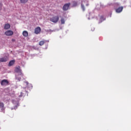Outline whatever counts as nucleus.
I'll list each match as a JSON object with an SVG mask.
<instances>
[{
  "instance_id": "f257e3e1",
  "label": "nucleus",
  "mask_w": 131,
  "mask_h": 131,
  "mask_svg": "<svg viewBox=\"0 0 131 131\" xmlns=\"http://www.w3.org/2000/svg\"><path fill=\"white\" fill-rule=\"evenodd\" d=\"M59 16H54L50 18L51 22H53V23H58V21H59Z\"/></svg>"
},
{
  "instance_id": "f03ea898",
  "label": "nucleus",
  "mask_w": 131,
  "mask_h": 131,
  "mask_svg": "<svg viewBox=\"0 0 131 131\" xmlns=\"http://www.w3.org/2000/svg\"><path fill=\"white\" fill-rule=\"evenodd\" d=\"M9 80L7 79H4L1 81V85L3 86H6L7 85H9Z\"/></svg>"
},
{
  "instance_id": "7ed1b4c3",
  "label": "nucleus",
  "mask_w": 131,
  "mask_h": 131,
  "mask_svg": "<svg viewBox=\"0 0 131 131\" xmlns=\"http://www.w3.org/2000/svg\"><path fill=\"white\" fill-rule=\"evenodd\" d=\"M71 5V4L70 3L64 4L62 7L63 11H67L69 9Z\"/></svg>"
},
{
  "instance_id": "20e7f679",
  "label": "nucleus",
  "mask_w": 131,
  "mask_h": 131,
  "mask_svg": "<svg viewBox=\"0 0 131 131\" xmlns=\"http://www.w3.org/2000/svg\"><path fill=\"white\" fill-rule=\"evenodd\" d=\"M0 109H1V112L5 113L6 108L5 107V104L3 102H0Z\"/></svg>"
},
{
  "instance_id": "39448f33",
  "label": "nucleus",
  "mask_w": 131,
  "mask_h": 131,
  "mask_svg": "<svg viewBox=\"0 0 131 131\" xmlns=\"http://www.w3.org/2000/svg\"><path fill=\"white\" fill-rule=\"evenodd\" d=\"M5 34L7 36H11L14 34V32L12 31L8 30L7 31L5 32Z\"/></svg>"
},
{
  "instance_id": "423d86ee",
  "label": "nucleus",
  "mask_w": 131,
  "mask_h": 131,
  "mask_svg": "<svg viewBox=\"0 0 131 131\" xmlns=\"http://www.w3.org/2000/svg\"><path fill=\"white\" fill-rule=\"evenodd\" d=\"M40 31H41V28L40 27H37L35 29V34H39V33H40Z\"/></svg>"
},
{
  "instance_id": "0eeeda50",
  "label": "nucleus",
  "mask_w": 131,
  "mask_h": 131,
  "mask_svg": "<svg viewBox=\"0 0 131 131\" xmlns=\"http://www.w3.org/2000/svg\"><path fill=\"white\" fill-rule=\"evenodd\" d=\"M123 10V7L121 6L116 9V13H121Z\"/></svg>"
},
{
  "instance_id": "6e6552de",
  "label": "nucleus",
  "mask_w": 131,
  "mask_h": 131,
  "mask_svg": "<svg viewBox=\"0 0 131 131\" xmlns=\"http://www.w3.org/2000/svg\"><path fill=\"white\" fill-rule=\"evenodd\" d=\"M15 72H16L17 73H19L21 72V69H20V66H18L15 68Z\"/></svg>"
},
{
  "instance_id": "1a4fd4ad",
  "label": "nucleus",
  "mask_w": 131,
  "mask_h": 131,
  "mask_svg": "<svg viewBox=\"0 0 131 131\" xmlns=\"http://www.w3.org/2000/svg\"><path fill=\"white\" fill-rule=\"evenodd\" d=\"M14 64H15V60H12L9 62V63L8 64V66L9 67L11 66H13L14 65Z\"/></svg>"
},
{
  "instance_id": "9d476101",
  "label": "nucleus",
  "mask_w": 131,
  "mask_h": 131,
  "mask_svg": "<svg viewBox=\"0 0 131 131\" xmlns=\"http://www.w3.org/2000/svg\"><path fill=\"white\" fill-rule=\"evenodd\" d=\"M10 27H11V25H10V24H6L4 26V29H6V30L10 29Z\"/></svg>"
},
{
  "instance_id": "9b49d317",
  "label": "nucleus",
  "mask_w": 131,
  "mask_h": 131,
  "mask_svg": "<svg viewBox=\"0 0 131 131\" xmlns=\"http://www.w3.org/2000/svg\"><path fill=\"white\" fill-rule=\"evenodd\" d=\"M23 35L25 36V37H27V36H28V32L27 31H24L23 32Z\"/></svg>"
},
{
  "instance_id": "f8f14e48",
  "label": "nucleus",
  "mask_w": 131,
  "mask_h": 131,
  "mask_svg": "<svg viewBox=\"0 0 131 131\" xmlns=\"http://www.w3.org/2000/svg\"><path fill=\"white\" fill-rule=\"evenodd\" d=\"M0 62H7V58H6V57L1 58Z\"/></svg>"
},
{
  "instance_id": "ddd939ff",
  "label": "nucleus",
  "mask_w": 131,
  "mask_h": 131,
  "mask_svg": "<svg viewBox=\"0 0 131 131\" xmlns=\"http://www.w3.org/2000/svg\"><path fill=\"white\" fill-rule=\"evenodd\" d=\"M20 2L21 4H26L28 2V0H20Z\"/></svg>"
},
{
  "instance_id": "4468645a",
  "label": "nucleus",
  "mask_w": 131,
  "mask_h": 131,
  "mask_svg": "<svg viewBox=\"0 0 131 131\" xmlns=\"http://www.w3.org/2000/svg\"><path fill=\"white\" fill-rule=\"evenodd\" d=\"M45 42H46L45 41L42 40L40 41L39 43V46H43V45H45Z\"/></svg>"
},
{
  "instance_id": "2eb2a0df",
  "label": "nucleus",
  "mask_w": 131,
  "mask_h": 131,
  "mask_svg": "<svg viewBox=\"0 0 131 131\" xmlns=\"http://www.w3.org/2000/svg\"><path fill=\"white\" fill-rule=\"evenodd\" d=\"M60 21L61 24H65V19L63 18H61Z\"/></svg>"
},
{
  "instance_id": "dca6fc26",
  "label": "nucleus",
  "mask_w": 131,
  "mask_h": 131,
  "mask_svg": "<svg viewBox=\"0 0 131 131\" xmlns=\"http://www.w3.org/2000/svg\"><path fill=\"white\" fill-rule=\"evenodd\" d=\"M73 7H76V6H77V2H75V1H74L73 2Z\"/></svg>"
},
{
  "instance_id": "f3484780",
  "label": "nucleus",
  "mask_w": 131,
  "mask_h": 131,
  "mask_svg": "<svg viewBox=\"0 0 131 131\" xmlns=\"http://www.w3.org/2000/svg\"><path fill=\"white\" fill-rule=\"evenodd\" d=\"M81 9H82V11L84 12L85 11V8H84V6L83 4H81Z\"/></svg>"
},
{
  "instance_id": "a211bd4d",
  "label": "nucleus",
  "mask_w": 131,
  "mask_h": 131,
  "mask_svg": "<svg viewBox=\"0 0 131 131\" xmlns=\"http://www.w3.org/2000/svg\"><path fill=\"white\" fill-rule=\"evenodd\" d=\"M2 9H3V3H0V11H2Z\"/></svg>"
},
{
  "instance_id": "6ab92c4d",
  "label": "nucleus",
  "mask_w": 131,
  "mask_h": 131,
  "mask_svg": "<svg viewBox=\"0 0 131 131\" xmlns=\"http://www.w3.org/2000/svg\"><path fill=\"white\" fill-rule=\"evenodd\" d=\"M100 20H104V16H101L100 17Z\"/></svg>"
},
{
  "instance_id": "aec40b11",
  "label": "nucleus",
  "mask_w": 131,
  "mask_h": 131,
  "mask_svg": "<svg viewBox=\"0 0 131 131\" xmlns=\"http://www.w3.org/2000/svg\"><path fill=\"white\" fill-rule=\"evenodd\" d=\"M12 41H15V39H12Z\"/></svg>"
},
{
  "instance_id": "412c9836",
  "label": "nucleus",
  "mask_w": 131,
  "mask_h": 131,
  "mask_svg": "<svg viewBox=\"0 0 131 131\" xmlns=\"http://www.w3.org/2000/svg\"><path fill=\"white\" fill-rule=\"evenodd\" d=\"M27 84H28V82H26Z\"/></svg>"
},
{
  "instance_id": "4be33fe9",
  "label": "nucleus",
  "mask_w": 131,
  "mask_h": 131,
  "mask_svg": "<svg viewBox=\"0 0 131 131\" xmlns=\"http://www.w3.org/2000/svg\"><path fill=\"white\" fill-rule=\"evenodd\" d=\"M86 6H89V4H86Z\"/></svg>"
}]
</instances>
